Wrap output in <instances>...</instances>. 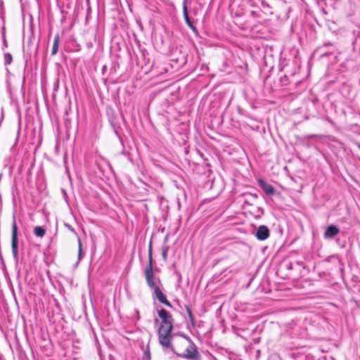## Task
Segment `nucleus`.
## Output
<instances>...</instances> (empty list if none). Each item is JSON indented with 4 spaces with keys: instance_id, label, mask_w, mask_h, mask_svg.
<instances>
[{
    "instance_id": "obj_4",
    "label": "nucleus",
    "mask_w": 360,
    "mask_h": 360,
    "mask_svg": "<svg viewBox=\"0 0 360 360\" xmlns=\"http://www.w3.org/2000/svg\"><path fill=\"white\" fill-rule=\"evenodd\" d=\"M172 330H169V331L168 332L167 329H159L158 338L160 345L164 348H170L174 352V350L171 344Z\"/></svg>"
},
{
    "instance_id": "obj_20",
    "label": "nucleus",
    "mask_w": 360,
    "mask_h": 360,
    "mask_svg": "<svg viewBox=\"0 0 360 360\" xmlns=\"http://www.w3.org/2000/svg\"><path fill=\"white\" fill-rule=\"evenodd\" d=\"M324 46H333V44H332V43H330V42H328V43H326V44H324Z\"/></svg>"
},
{
    "instance_id": "obj_14",
    "label": "nucleus",
    "mask_w": 360,
    "mask_h": 360,
    "mask_svg": "<svg viewBox=\"0 0 360 360\" xmlns=\"http://www.w3.org/2000/svg\"><path fill=\"white\" fill-rule=\"evenodd\" d=\"M186 310L188 314L191 323L192 324L193 326H195V319H194V316L193 315L191 309H190L189 307L186 306Z\"/></svg>"
},
{
    "instance_id": "obj_12",
    "label": "nucleus",
    "mask_w": 360,
    "mask_h": 360,
    "mask_svg": "<svg viewBox=\"0 0 360 360\" xmlns=\"http://www.w3.org/2000/svg\"><path fill=\"white\" fill-rule=\"evenodd\" d=\"M46 233V230L41 226H36L34 229V234L37 237L42 238Z\"/></svg>"
},
{
    "instance_id": "obj_24",
    "label": "nucleus",
    "mask_w": 360,
    "mask_h": 360,
    "mask_svg": "<svg viewBox=\"0 0 360 360\" xmlns=\"http://www.w3.org/2000/svg\"><path fill=\"white\" fill-rule=\"evenodd\" d=\"M358 148L360 149V143H358Z\"/></svg>"
},
{
    "instance_id": "obj_6",
    "label": "nucleus",
    "mask_w": 360,
    "mask_h": 360,
    "mask_svg": "<svg viewBox=\"0 0 360 360\" xmlns=\"http://www.w3.org/2000/svg\"><path fill=\"white\" fill-rule=\"evenodd\" d=\"M153 290V297L157 298L158 301L169 307H172V304L167 300L166 296L163 294L159 286L155 287Z\"/></svg>"
},
{
    "instance_id": "obj_22",
    "label": "nucleus",
    "mask_w": 360,
    "mask_h": 360,
    "mask_svg": "<svg viewBox=\"0 0 360 360\" xmlns=\"http://www.w3.org/2000/svg\"><path fill=\"white\" fill-rule=\"evenodd\" d=\"M109 359H110V360H113V357H112V355H110V356H109Z\"/></svg>"
},
{
    "instance_id": "obj_7",
    "label": "nucleus",
    "mask_w": 360,
    "mask_h": 360,
    "mask_svg": "<svg viewBox=\"0 0 360 360\" xmlns=\"http://www.w3.org/2000/svg\"><path fill=\"white\" fill-rule=\"evenodd\" d=\"M339 233V228L336 225L330 224L325 229L323 236L326 239H333Z\"/></svg>"
},
{
    "instance_id": "obj_10",
    "label": "nucleus",
    "mask_w": 360,
    "mask_h": 360,
    "mask_svg": "<svg viewBox=\"0 0 360 360\" xmlns=\"http://www.w3.org/2000/svg\"><path fill=\"white\" fill-rule=\"evenodd\" d=\"M186 0H184L183 4V13L186 23L194 32H197V28L193 25L188 16V8L186 4Z\"/></svg>"
},
{
    "instance_id": "obj_18",
    "label": "nucleus",
    "mask_w": 360,
    "mask_h": 360,
    "mask_svg": "<svg viewBox=\"0 0 360 360\" xmlns=\"http://www.w3.org/2000/svg\"><path fill=\"white\" fill-rule=\"evenodd\" d=\"M167 252H168V247L164 248L162 250V256L165 261H166L167 258Z\"/></svg>"
},
{
    "instance_id": "obj_21",
    "label": "nucleus",
    "mask_w": 360,
    "mask_h": 360,
    "mask_svg": "<svg viewBox=\"0 0 360 360\" xmlns=\"http://www.w3.org/2000/svg\"><path fill=\"white\" fill-rule=\"evenodd\" d=\"M105 69H106V66H105V65H104V66L103 67V69H102L103 72H104V71L105 70Z\"/></svg>"
},
{
    "instance_id": "obj_2",
    "label": "nucleus",
    "mask_w": 360,
    "mask_h": 360,
    "mask_svg": "<svg viewBox=\"0 0 360 360\" xmlns=\"http://www.w3.org/2000/svg\"><path fill=\"white\" fill-rule=\"evenodd\" d=\"M11 248L13 259L15 263H18L19 255H18V226L15 219L12 224V240H11Z\"/></svg>"
},
{
    "instance_id": "obj_11",
    "label": "nucleus",
    "mask_w": 360,
    "mask_h": 360,
    "mask_svg": "<svg viewBox=\"0 0 360 360\" xmlns=\"http://www.w3.org/2000/svg\"><path fill=\"white\" fill-rule=\"evenodd\" d=\"M59 42H60V37H59V34H58L54 37L53 44V48H52V51H51L52 55H56L57 53L58 50Z\"/></svg>"
},
{
    "instance_id": "obj_16",
    "label": "nucleus",
    "mask_w": 360,
    "mask_h": 360,
    "mask_svg": "<svg viewBox=\"0 0 360 360\" xmlns=\"http://www.w3.org/2000/svg\"><path fill=\"white\" fill-rule=\"evenodd\" d=\"M78 245H79L78 259L80 260L84 257V253L82 252V241H81L80 238H78Z\"/></svg>"
},
{
    "instance_id": "obj_1",
    "label": "nucleus",
    "mask_w": 360,
    "mask_h": 360,
    "mask_svg": "<svg viewBox=\"0 0 360 360\" xmlns=\"http://www.w3.org/2000/svg\"><path fill=\"white\" fill-rule=\"evenodd\" d=\"M144 274L146 280V283L148 287L153 290L155 287L159 286L160 284V280L159 278L155 277L153 272V255H152V243H150L148 250V266L144 271Z\"/></svg>"
},
{
    "instance_id": "obj_5",
    "label": "nucleus",
    "mask_w": 360,
    "mask_h": 360,
    "mask_svg": "<svg viewBox=\"0 0 360 360\" xmlns=\"http://www.w3.org/2000/svg\"><path fill=\"white\" fill-rule=\"evenodd\" d=\"M176 355L189 360H200L199 353L196 347L192 342L191 345L185 349L184 353L176 354Z\"/></svg>"
},
{
    "instance_id": "obj_15",
    "label": "nucleus",
    "mask_w": 360,
    "mask_h": 360,
    "mask_svg": "<svg viewBox=\"0 0 360 360\" xmlns=\"http://www.w3.org/2000/svg\"><path fill=\"white\" fill-rule=\"evenodd\" d=\"M142 360H150V352L149 349V345L146 346V349L143 352Z\"/></svg>"
},
{
    "instance_id": "obj_9",
    "label": "nucleus",
    "mask_w": 360,
    "mask_h": 360,
    "mask_svg": "<svg viewBox=\"0 0 360 360\" xmlns=\"http://www.w3.org/2000/svg\"><path fill=\"white\" fill-rule=\"evenodd\" d=\"M258 184L264 192L268 195H274L275 189L273 186L265 182L263 179H259Z\"/></svg>"
},
{
    "instance_id": "obj_8",
    "label": "nucleus",
    "mask_w": 360,
    "mask_h": 360,
    "mask_svg": "<svg viewBox=\"0 0 360 360\" xmlns=\"http://www.w3.org/2000/svg\"><path fill=\"white\" fill-rule=\"evenodd\" d=\"M269 229L266 226L261 225L258 227L255 236L259 240H264L269 237Z\"/></svg>"
},
{
    "instance_id": "obj_23",
    "label": "nucleus",
    "mask_w": 360,
    "mask_h": 360,
    "mask_svg": "<svg viewBox=\"0 0 360 360\" xmlns=\"http://www.w3.org/2000/svg\"><path fill=\"white\" fill-rule=\"evenodd\" d=\"M309 136H310V137H311V138H314V137H315V136H316V135H315V134H311V135H310Z\"/></svg>"
},
{
    "instance_id": "obj_19",
    "label": "nucleus",
    "mask_w": 360,
    "mask_h": 360,
    "mask_svg": "<svg viewBox=\"0 0 360 360\" xmlns=\"http://www.w3.org/2000/svg\"><path fill=\"white\" fill-rule=\"evenodd\" d=\"M110 122H111V124L112 126L114 128V131H115V133L118 135V133H117V131L116 129V127H117V123L115 122V120L113 119H110Z\"/></svg>"
},
{
    "instance_id": "obj_13",
    "label": "nucleus",
    "mask_w": 360,
    "mask_h": 360,
    "mask_svg": "<svg viewBox=\"0 0 360 360\" xmlns=\"http://www.w3.org/2000/svg\"><path fill=\"white\" fill-rule=\"evenodd\" d=\"M329 261L337 262L339 264L340 271L341 273L343 271V264L341 262L340 258L338 255H333L328 258Z\"/></svg>"
},
{
    "instance_id": "obj_3",
    "label": "nucleus",
    "mask_w": 360,
    "mask_h": 360,
    "mask_svg": "<svg viewBox=\"0 0 360 360\" xmlns=\"http://www.w3.org/2000/svg\"><path fill=\"white\" fill-rule=\"evenodd\" d=\"M158 315L162 320L161 325L159 329H167L169 332V330L173 329V319L172 314L165 309H161L158 311Z\"/></svg>"
},
{
    "instance_id": "obj_17",
    "label": "nucleus",
    "mask_w": 360,
    "mask_h": 360,
    "mask_svg": "<svg viewBox=\"0 0 360 360\" xmlns=\"http://www.w3.org/2000/svg\"><path fill=\"white\" fill-rule=\"evenodd\" d=\"M13 58L12 55L9 53H7L4 55V63L6 65H10L12 62Z\"/></svg>"
}]
</instances>
